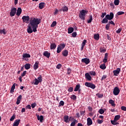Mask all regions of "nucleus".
I'll list each match as a JSON object with an SVG mask.
<instances>
[{
	"label": "nucleus",
	"mask_w": 126,
	"mask_h": 126,
	"mask_svg": "<svg viewBox=\"0 0 126 126\" xmlns=\"http://www.w3.org/2000/svg\"><path fill=\"white\" fill-rule=\"evenodd\" d=\"M107 78V75H104L102 76L101 80L102 81V80H104V79H106Z\"/></svg>",
	"instance_id": "nucleus-52"
},
{
	"label": "nucleus",
	"mask_w": 126,
	"mask_h": 126,
	"mask_svg": "<svg viewBox=\"0 0 126 126\" xmlns=\"http://www.w3.org/2000/svg\"><path fill=\"white\" fill-rule=\"evenodd\" d=\"M114 18V13L110 12L109 15L107 14L105 16V18H103L101 21V23H108V20H112Z\"/></svg>",
	"instance_id": "nucleus-2"
},
{
	"label": "nucleus",
	"mask_w": 126,
	"mask_h": 126,
	"mask_svg": "<svg viewBox=\"0 0 126 126\" xmlns=\"http://www.w3.org/2000/svg\"><path fill=\"white\" fill-rule=\"evenodd\" d=\"M107 15V13L104 12V13H102V15H101V18H104L105 17V15Z\"/></svg>",
	"instance_id": "nucleus-55"
},
{
	"label": "nucleus",
	"mask_w": 126,
	"mask_h": 126,
	"mask_svg": "<svg viewBox=\"0 0 126 126\" xmlns=\"http://www.w3.org/2000/svg\"><path fill=\"white\" fill-rule=\"evenodd\" d=\"M64 105V102L63 101L61 100L59 103V107H61V106H63Z\"/></svg>",
	"instance_id": "nucleus-46"
},
{
	"label": "nucleus",
	"mask_w": 126,
	"mask_h": 126,
	"mask_svg": "<svg viewBox=\"0 0 126 126\" xmlns=\"http://www.w3.org/2000/svg\"><path fill=\"white\" fill-rule=\"evenodd\" d=\"M74 31V29H73V27H69L68 28V34H71L72 32Z\"/></svg>",
	"instance_id": "nucleus-25"
},
{
	"label": "nucleus",
	"mask_w": 126,
	"mask_h": 126,
	"mask_svg": "<svg viewBox=\"0 0 126 126\" xmlns=\"http://www.w3.org/2000/svg\"><path fill=\"white\" fill-rule=\"evenodd\" d=\"M88 13V11L83 9L82 10L79 14V17L82 20H85V17L86 16V14Z\"/></svg>",
	"instance_id": "nucleus-3"
},
{
	"label": "nucleus",
	"mask_w": 126,
	"mask_h": 126,
	"mask_svg": "<svg viewBox=\"0 0 126 126\" xmlns=\"http://www.w3.org/2000/svg\"><path fill=\"white\" fill-rule=\"evenodd\" d=\"M20 123V120H19V119L16 120L14 122L13 126H19Z\"/></svg>",
	"instance_id": "nucleus-23"
},
{
	"label": "nucleus",
	"mask_w": 126,
	"mask_h": 126,
	"mask_svg": "<svg viewBox=\"0 0 126 126\" xmlns=\"http://www.w3.org/2000/svg\"><path fill=\"white\" fill-rule=\"evenodd\" d=\"M78 123V121H77V120H76V119H74V121L71 123L70 126H75V125H76V124H77Z\"/></svg>",
	"instance_id": "nucleus-31"
},
{
	"label": "nucleus",
	"mask_w": 126,
	"mask_h": 126,
	"mask_svg": "<svg viewBox=\"0 0 126 126\" xmlns=\"http://www.w3.org/2000/svg\"><path fill=\"white\" fill-rule=\"evenodd\" d=\"M22 20H23V22L24 23H28V21H29V20H30V17L29 16H23L22 18Z\"/></svg>",
	"instance_id": "nucleus-8"
},
{
	"label": "nucleus",
	"mask_w": 126,
	"mask_h": 126,
	"mask_svg": "<svg viewBox=\"0 0 126 126\" xmlns=\"http://www.w3.org/2000/svg\"><path fill=\"white\" fill-rule=\"evenodd\" d=\"M96 96H97L98 98H103L104 95H103V94H97Z\"/></svg>",
	"instance_id": "nucleus-47"
},
{
	"label": "nucleus",
	"mask_w": 126,
	"mask_h": 126,
	"mask_svg": "<svg viewBox=\"0 0 126 126\" xmlns=\"http://www.w3.org/2000/svg\"><path fill=\"white\" fill-rule=\"evenodd\" d=\"M41 23V19L37 18H33L30 19V24L28 26L27 32L29 34H31L33 32H37L38 25Z\"/></svg>",
	"instance_id": "nucleus-1"
},
{
	"label": "nucleus",
	"mask_w": 126,
	"mask_h": 126,
	"mask_svg": "<svg viewBox=\"0 0 126 126\" xmlns=\"http://www.w3.org/2000/svg\"><path fill=\"white\" fill-rule=\"evenodd\" d=\"M123 14H125V12L119 11L117 12V15H123Z\"/></svg>",
	"instance_id": "nucleus-48"
},
{
	"label": "nucleus",
	"mask_w": 126,
	"mask_h": 126,
	"mask_svg": "<svg viewBox=\"0 0 126 126\" xmlns=\"http://www.w3.org/2000/svg\"><path fill=\"white\" fill-rule=\"evenodd\" d=\"M22 57L23 60H24V59H27L28 58H31L30 54L27 53L23 54Z\"/></svg>",
	"instance_id": "nucleus-16"
},
{
	"label": "nucleus",
	"mask_w": 126,
	"mask_h": 126,
	"mask_svg": "<svg viewBox=\"0 0 126 126\" xmlns=\"http://www.w3.org/2000/svg\"><path fill=\"white\" fill-rule=\"evenodd\" d=\"M68 11V7L66 6H64L63 7V12H67Z\"/></svg>",
	"instance_id": "nucleus-30"
},
{
	"label": "nucleus",
	"mask_w": 126,
	"mask_h": 126,
	"mask_svg": "<svg viewBox=\"0 0 126 126\" xmlns=\"http://www.w3.org/2000/svg\"><path fill=\"white\" fill-rule=\"evenodd\" d=\"M76 36H77V33H76V32H75L72 33V37L75 38V37H76Z\"/></svg>",
	"instance_id": "nucleus-49"
},
{
	"label": "nucleus",
	"mask_w": 126,
	"mask_h": 126,
	"mask_svg": "<svg viewBox=\"0 0 126 126\" xmlns=\"http://www.w3.org/2000/svg\"><path fill=\"white\" fill-rule=\"evenodd\" d=\"M14 119H15V115L13 114V116L10 119V122H13V121H14Z\"/></svg>",
	"instance_id": "nucleus-44"
},
{
	"label": "nucleus",
	"mask_w": 126,
	"mask_h": 126,
	"mask_svg": "<svg viewBox=\"0 0 126 126\" xmlns=\"http://www.w3.org/2000/svg\"><path fill=\"white\" fill-rule=\"evenodd\" d=\"M62 55L63 57H67L68 56V51L67 50H63L62 52Z\"/></svg>",
	"instance_id": "nucleus-21"
},
{
	"label": "nucleus",
	"mask_w": 126,
	"mask_h": 126,
	"mask_svg": "<svg viewBox=\"0 0 126 126\" xmlns=\"http://www.w3.org/2000/svg\"><path fill=\"white\" fill-rule=\"evenodd\" d=\"M65 48V44L61 43L58 46L57 48V53L60 54V52H62V50H63Z\"/></svg>",
	"instance_id": "nucleus-4"
},
{
	"label": "nucleus",
	"mask_w": 126,
	"mask_h": 126,
	"mask_svg": "<svg viewBox=\"0 0 126 126\" xmlns=\"http://www.w3.org/2000/svg\"><path fill=\"white\" fill-rule=\"evenodd\" d=\"M89 20L87 21V23L89 24L91 23V22H92V20H93V17H92V15H90L89 16Z\"/></svg>",
	"instance_id": "nucleus-36"
},
{
	"label": "nucleus",
	"mask_w": 126,
	"mask_h": 126,
	"mask_svg": "<svg viewBox=\"0 0 126 126\" xmlns=\"http://www.w3.org/2000/svg\"><path fill=\"white\" fill-rule=\"evenodd\" d=\"M62 67V64H58L56 68H58V69H60Z\"/></svg>",
	"instance_id": "nucleus-57"
},
{
	"label": "nucleus",
	"mask_w": 126,
	"mask_h": 126,
	"mask_svg": "<svg viewBox=\"0 0 126 126\" xmlns=\"http://www.w3.org/2000/svg\"><path fill=\"white\" fill-rule=\"evenodd\" d=\"M93 124V122H92V119L90 118H88L87 119V126H91Z\"/></svg>",
	"instance_id": "nucleus-17"
},
{
	"label": "nucleus",
	"mask_w": 126,
	"mask_h": 126,
	"mask_svg": "<svg viewBox=\"0 0 126 126\" xmlns=\"http://www.w3.org/2000/svg\"><path fill=\"white\" fill-rule=\"evenodd\" d=\"M15 83H14L13 84V85L12 86L11 88V90L10 91V93H12L13 92H14V90L15 89Z\"/></svg>",
	"instance_id": "nucleus-27"
},
{
	"label": "nucleus",
	"mask_w": 126,
	"mask_h": 126,
	"mask_svg": "<svg viewBox=\"0 0 126 126\" xmlns=\"http://www.w3.org/2000/svg\"><path fill=\"white\" fill-rule=\"evenodd\" d=\"M86 42H87V40H86V39H84L83 40L82 44L81 51H83V49H84V47L85 46V45H86Z\"/></svg>",
	"instance_id": "nucleus-19"
},
{
	"label": "nucleus",
	"mask_w": 126,
	"mask_h": 126,
	"mask_svg": "<svg viewBox=\"0 0 126 126\" xmlns=\"http://www.w3.org/2000/svg\"><path fill=\"white\" fill-rule=\"evenodd\" d=\"M94 39H95V40H98L100 39V35L98 33H97V34L95 33L94 35Z\"/></svg>",
	"instance_id": "nucleus-26"
},
{
	"label": "nucleus",
	"mask_w": 126,
	"mask_h": 126,
	"mask_svg": "<svg viewBox=\"0 0 126 126\" xmlns=\"http://www.w3.org/2000/svg\"><path fill=\"white\" fill-rule=\"evenodd\" d=\"M57 48V45L55 43H52L50 45V49L51 50H55Z\"/></svg>",
	"instance_id": "nucleus-22"
},
{
	"label": "nucleus",
	"mask_w": 126,
	"mask_h": 126,
	"mask_svg": "<svg viewBox=\"0 0 126 126\" xmlns=\"http://www.w3.org/2000/svg\"><path fill=\"white\" fill-rule=\"evenodd\" d=\"M80 114L81 116H84V115H85V114H85V110H84V111H81L80 112Z\"/></svg>",
	"instance_id": "nucleus-54"
},
{
	"label": "nucleus",
	"mask_w": 126,
	"mask_h": 126,
	"mask_svg": "<svg viewBox=\"0 0 126 126\" xmlns=\"http://www.w3.org/2000/svg\"><path fill=\"white\" fill-rule=\"evenodd\" d=\"M39 67V62L36 61L34 64L33 65L34 69L36 70Z\"/></svg>",
	"instance_id": "nucleus-24"
},
{
	"label": "nucleus",
	"mask_w": 126,
	"mask_h": 126,
	"mask_svg": "<svg viewBox=\"0 0 126 126\" xmlns=\"http://www.w3.org/2000/svg\"><path fill=\"white\" fill-rule=\"evenodd\" d=\"M121 110H122V111H126V106H121Z\"/></svg>",
	"instance_id": "nucleus-63"
},
{
	"label": "nucleus",
	"mask_w": 126,
	"mask_h": 126,
	"mask_svg": "<svg viewBox=\"0 0 126 126\" xmlns=\"http://www.w3.org/2000/svg\"><path fill=\"white\" fill-rule=\"evenodd\" d=\"M121 32H122V28H120L117 31H116V33H117V34H120Z\"/></svg>",
	"instance_id": "nucleus-58"
},
{
	"label": "nucleus",
	"mask_w": 126,
	"mask_h": 126,
	"mask_svg": "<svg viewBox=\"0 0 126 126\" xmlns=\"http://www.w3.org/2000/svg\"><path fill=\"white\" fill-rule=\"evenodd\" d=\"M81 62L86 64H88L90 63V60L88 58H84L82 59Z\"/></svg>",
	"instance_id": "nucleus-10"
},
{
	"label": "nucleus",
	"mask_w": 126,
	"mask_h": 126,
	"mask_svg": "<svg viewBox=\"0 0 126 126\" xmlns=\"http://www.w3.org/2000/svg\"><path fill=\"white\" fill-rule=\"evenodd\" d=\"M26 72L27 71H24L23 73L21 74V77H23L24 76H25V75H26Z\"/></svg>",
	"instance_id": "nucleus-62"
},
{
	"label": "nucleus",
	"mask_w": 126,
	"mask_h": 126,
	"mask_svg": "<svg viewBox=\"0 0 126 126\" xmlns=\"http://www.w3.org/2000/svg\"><path fill=\"white\" fill-rule=\"evenodd\" d=\"M117 120H115L114 119V121L111 120V123L112 125H114V126H117L118 125H120V123H119L118 122H117Z\"/></svg>",
	"instance_id": "nucleus-29"
},
{
	"label": "nucleus",
	"mask_w": 126,
	"mask_h": 126,
	"mask_svg": "<svg viewBox=\"0 0 126 126\" xmlns=\"http://www.w3.org/2000/svg\"><path fill=\"white\" fill-rule=\"evenodd\" d=\"M67 74H70L71 72V69H70V68H68L67 69Z\"/></svg>",
	"instance_id": "nucleus-59"
},
{
	"label": "nucleus",
	"mask_w": 126,
	"mask_h": 126,
	"mask_svg": "<svg viewBox=\"0 0 126 126\" xmlns=\"http://www.w3.org/2000/svg\"><path fill=\"white\" fill-rule=\"evenodd\" d=\"M0 33L1 34H5L6 33L5 32V29H3V30H0Z\"/></svg>",
	"instance_id": "nucleus-45"
},
{
	"label": "nucleus",
	"mask_w": 126,
	"mask_h": 126,
	"mask_svg": "<svg viewBox=\"0 0 126 126\" xmlns=\"http://www.w3.org/2000/svg\"><path fill=\"white\" fill-rule=\"evenodd\" d=\"M57 25V22L56 21H53L51 25V27H55Z\"/></svg>",
	"instance_id": "nucleus-41"
},
{
	"label": "nucleus",
	"mask_w": 126,
	"mask_h": 126,
	"mask_svg": "<svg viewBox=\"0 0 126 126\" xmlns=\"http://www.w3.org/2000/svg\"><path fill=\"white\" fill-rule=\"evenodd\" d=\"M89 74L91 75H93V76H95L96 75V72L95 71H91L89 72Z\"/></svg>",
	"instance_id": "nucleus-40"
},
{
	"label": "nucleus",
	"mask_w": 126,
	"mask_h": 126,
	"mask_svg": "<svg viewBox=\"0 0 126 126\" xmlns=\"http://www.w3.org/2000/svg\"><path fill=\"white\" fill-rule=\"evenodd\" d=\"M70 98H71V99H72V100H73L74 101L76 99V95H75L74 94H72L71 95Z\"/></svg>",
	"instance_id": "nucleus-42"
},
{
	"label": "nucleus",
	"mask_w": 126,
	"mask_h": 126,
	"mask_svg": "<svg viewBox=\"0 0 126 126\" xmlns=\"http://www.w3.org/2000/svg\"><path fill=\"white\" fill-rule=\"evenodd\" d=\"M97 124H99V125H101V124H102V123L104 122L103 120H100V119H98L97 120Z\"/></svg>",
	"instance_id": "nucleus-50"
},
{
	"label": "nucleus",
	"mask_w": 126,
	"mask_h": 126,
	"mask_svg": "<svg viewBox=\"0 0 126 126\" xmlns=\"http://www.w3.org/2000/svg\"><path fill=\"white\" fill-rule=\"evenodd\" d=\"M37 79L39 82H41L42 81H43V79H42V76H40L37 78Z\"/></svg>",
	"instance_id": "nucleus-51"
},
{
	"label": "nucleus",
	"mask_w": 126,
	"mask_h": 126,
	"mask_svg": "<svg viewBox=\"0 0 126 126\" xmlns=\"http://www.w3.org/2000/svg\"><path fill=\"white\" fill-rule=\"evenodd\" d=\"M85 76L87 80H88V81H91L92 78L91 77V76L90 75V74H89V73H86Z\"/></svg>",
	"instance_id": "nucleus-11"
},
{
	"label": "nucleus",
	"mask_w": 126,
	"mask_h": 126,
	"mask_svg": "<svg viewBox=\"0 0 126 126\" xmlns=\"http://www.w3.org/2000/svg\"><path fill=\"white\" fill-rule=\"evenodd\" d=\"M68 92H72L73 91V88L72 87H70L68 89Z\"/></svg>",
	"instance_id": "nucleus-61"
},
{
	"label": "nucleus",
	"mask_w": 126,
	"mask_h": 126,
	"mask_svg": "<svg viewBox=\"0 0 126 126\" xmlns=\"http://www.w3.org/2000/svg\"><path fill=\"white\" fill-rule=\"evenodd\" d=\"M64 122L65 123H69V117L68 115H65L63 117Z\"/></svg>",
	"instance_id": "nucleus-18"
},
{
	"label": "nucleus",
	"mask_w": 126,
	"mask_h": 126,
	"mask_svg": "<svg viewBox=\"0 0 126 126\" xmlns=\"http://www.w3.org/2000/svg\"><path fill=\"white\" fill-rule=\"evenodd\" d=\"M80 88V85L79 84L76 85L75 89L74 90V91L76 92L78 91Z\"/></svg>",
	"instance_id": "nucleus-32"
},
{
	"label": "nucleus",
	"mask_w": 126,
	"mask_h": 126,
	"mask_svg": "<svg viewBox=\"0 0 126 126\" xmlns=\"http://www.w3.org/2000/svg\"><path fill=\"white\" fill-rule=\"evenodd\" d=\"M43 55L44 56V57L47 58V59H49L50 56H51V53H49L48 51H45Z\"/></svg>",
	"instance_id": "nucleus-15"
},
{
	"label": "nucleus",
	"mask_w": 126,
	"mask_h": 126,
	"mask_svg": "<svg viewBox=\"0 0 126 126\" xmlns=\"http://www.w3.org/2000/svg\"><path fill=\"white\" fill-rule=\"evenodd\" d=\"M71 121H74V118H73V117L72 116H70L69 118V122H70Z\"/></svg>",
	"instance_id": "nucleus-60"
},
{
	"label": "nucleus",
	"mask_w": 126,
	"mask_h": 126,
	"mask_svg": "<svg viewBox=\"0 0 126 126\" xmlns=\"http://www.w3.org/2000/svg\"><path fill=\"white\" fill-rule=\"evenodd\" d=\"M31 67V64L29 63H26L25 65V69H30V68Z\"/></svg>",
	"instance_id": "nucleus-33"
},
{
	"label": "nucleus",
	"mask_w": 126,
	"mask_h": 126,
	"mask_svg": "<svg viewBox=\"0 0 126 126\" xmlns=\"http://www.w3.org/2000/svg\"><path fill=\"white\" fill-rule=\"evenodd\" d=\"M58 12H59V10H58V9H55L54 15H56V14H58Z\"/></svg>",
	"instance_id": "nucleus-64"
},
{
	"label": "nucleus",
	"mask_w": 126,
	"mask_h": 126,
	"mask_svg": "<svg viewBox=\"0 0 126 126\" xmlns=\"http://www.w3.org/2000/svg\"><path fill=\"white\" fill-rule=\"evenodd\" d=\"M36 116L37 118V120L40 121V123H43V121H44V116H43V115H41L40 116L38 114H36Z\"/></svg>",
	"instance_id": "nucleus-12"
},
{
	"label": "nucleus",
	"mask_w": 126,
	"mask_h": 126,
	"mask_svg": "<svg viewBox=\"0 0 126 126\" xmlns=\"http://www.w3.org/2000/svg\"><path fill=\"white\" fill-rule=\"evenodd\" d=\"M113 72L114 76H118V75H119L120 74V72H121V68H117L116 70H114Z\"/></svg>",
	"instance_id": "nucleus-9"
},
{
	"label": "nucleus",
	"mask_w": 126,
	"mask_h": 126,
	"mask_svg": "<svg viewBox=\"0 0 126 126\" xmlns=\"http://www.w3.org/2000/svg\"><path fill=\"white\" fill-rule=\"evenodd\" d=\"M22 99V95L20 94L17 99L16 104L17 105H19L20 104V101H21V99Z\"/></svg>",
	"instance_id": "nucleus-14"
},
{
	"label": "nucleus",
	"mask_w": 126,
	"mask_h": 126,
	"mask_svg": "<svg viewBox=\"0 0 126 126\" xmlns=\"http://www.w3.org/2000/svg\"><path fill=\"white\" fill-rule=\"evenodd\" d=\"M100 68L101 69H106V65L105 64H102L100 65Z\"/></svg>",
	"instance_id": "nucleus-39"
},
{
	"label": "nucleus",
	"mask_w": 126,
	"mask_h": 126,
	"mask_svg": "<svg viewBox=\"0 0 126 126\" xmlns=\"http://www.w3.org/2000/svg\"><path fill=\"white\" fill-rule=\"evenodd\" d=\"M36 106V103H33L31 104V107L32 108V109H34V107H35Z\"/></svg>",
	"instance_id": "nucleus-56"
},
{
	"label": "nucleus",
	"mask_w": 126,
	"mask_h": 126,
	"mask_svg": "<svg viewBox=\"0 0 126 126\" xmlns=\"http://www.w3.org/2000/svg\"><path fill=\"white\" fill-rule=\"evenodd\" d=\"M109 28H110V24H106L105 26V29H106V30H109Z\"/></svg>",
	"instance_id": "nucleus-53"
},
{
	"label": "nucleus",
	"mask_w": 126,
	"mask_h": 126,
	"mask_svg": "<svg viewBox=\"0 0 126 126\" xmlns=\"http://www.w3.org/2000/svg\"><path fill=\"white\" fill-rule=\"evenodd\" d=\"M85 86L87 87H89V88H91V89H95L96 88V86H95V84L91 83V82H86L85 83Z\"/></svg>",
	"instance_id": "nucleus-5"
},
{
	"label": "nucleus",
	"mask_w": 126,
	"mask_h": 126,
	"mask_svg": "<svg viewBox=\"0 0 126 126\" xmlns=\"http://www.w3.org/2000/svg\"><path fill=\"white\" fill-rule=\"evenodd\" d=\"M120 91H121L120 90V89L118 87H115L113 90L114 95H115V96H118V95L120 94Z\"/></svg>",
	"instance_id": "nucleus-7"
},
{
	"label": "nucleus",
	"mask_w": 126,
	"mask_h": 126,
	"mask_svg": "<svg viewBox=\"0 0 126 126\" xmlns=\"http://www.w3.org/2000/svg\"><path fill=\"white\" fill-rule=\"evenodd\" d=\"M109 104H111V106H112L113 107L116 106V104H115V101L113 100V99H110L109 100Z\"/></svg>",
	"instance_id": "nucleus-28"
},
{
	"label": "nucleus",
	"mask_w": 126,
	"mask_h": 126,
	"mask_svg": "<svg viewBox=\"0 0 126 126\" xmlns=\"http://www.w3.org/2000/svg\"><path fill=\"white\" fill-rule=\"evenodd\" d=\"M17 10V9H16V8L15 7L11 8V12H10V16H11V17L14 16V15L16 14Z\"/></svg>",
	"instance_id": "nucleus-6"
},
{
	"label": "nucleus",
	"mask_w": 126,
	"mask_h": 126,
	"mask_svg": "<svg viewBox=\"0 0 126 126\" xmlns=\"http://www.w3.org/2000/svg\"><path fill=\"white\" fill-rule=\"evenodd\" d=\"M121 119V115H116L114 118V121H119Z\"/></svg>",
	"instance_id": "nucleus-37"
},
{
	"label": "nucleus",
	"mask_w": 126,
	"mask_h": 126,
	"mask_svg": "<svg viewBox=\"0 0 126 126\" xmlns=\"http://www.w3.org/2000/svg\"><path fill=\"white\" fill-rule=\"evenodd\" d=\"M107 50L105 49V47H100V53H106Z\"/></svg>",
	"instance_id": "nucleus-34"
},
{
	"label": "nucleus",
	"mask_w": 126,
	"mask_h": 126,
	"mask_svg": "<svg viewBox=\"0 0 126 126\" xmlns=\"http://www.w3.org/2000/svg\"><path fill=\"white\" fill-rule=\"evenodd\" d=\"M22 12V9H21V7H18L17 10L16 15L17 16H20V14H21Z\"/></svg>",
	"instance_id": "nucleus-13"
},
{
	"label": "nucleus",
	"mask_w": 126,
	"mask_h": 126,
	"mask_svg": "<svg viewBox=\"0 0 126 126\" xmlns=\"http://www.w3.org/2000/svg\"><path fill=\"white\" fill-rule=\"evenodd\" d=\"M98 113H99V114H100V115H102V114H104V113H105V111H104V110L103 109H100L99 110Z\"/></svg>",
	"instance_id": "nucleus-43"
},
{
	"label": "nucleus",
	"mask_w": 126,
	"mask_h": 126,
	"mask_svg": "<svg viewBox=\"0 0 126 126\" xmlns=\"http://www.w3.org/2000/svg\"><path fill=\"white\" fill-rule=\"evenodd\" d=\"M45 7V2H40L39 4L38 8L39 9H43Z\"/></svg>",
	"instance_id": "nucleus-20"
},
{
	"label": "nucleus",
	"mask_w": 126,
	"mask_h": 126,
	"mask_svg": "<svg viewBox=\"0 0 126 126\" xmlns=\"http://www.w3.org/2000/svg\"><path fill=\"white\" fill-rule=\"evenodd\" d=\"M39 82H40L38 81V79L35 78L33 81V84H34V85H38Z\"/></svg>",
	"instance_id": "nucleus-35"
},
{
	"label": "nucleus",
	"mask_w": 126,
	"mask_h": 126,
	"mask_svg": "<svg viewBox=\"0 0 126 126\" xmlns=\"http://www.w3.org/2000/svg\"><path fill=\"white\" fill-rule=\"evenodd\" d=\"M114 3L115 5H119L120 4V0H114Z\"/></svg>",
	"instance_id": "nucleus-38"
}]
</instances>
